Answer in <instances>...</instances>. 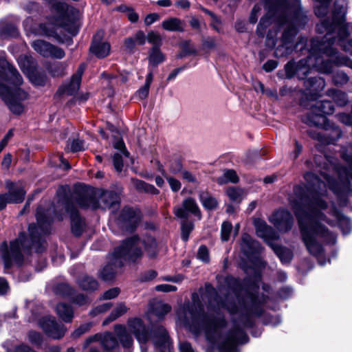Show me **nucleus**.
Returning <instances> with one entry per match:
<instances>
[{
	"label": "nucleus",
	"mask_w": 352,
	"mask_h": 352,
	"mask_svg": "<svg viewBox=\"0 0 352 352\" xmlns=\"http://www.w3.org/2000/svg\"><path fill=\"white\" fill-rule=\"evenodd\" d=\"M72 10H73V8L69 7L68 5L64 2L56 1L52 5V12L60 19H64L69 13L72 12Z\"/></svg>",
	"instance_id": "nucleus-33"
},
{
	"label": "nucleus",
	"mask_w": 352,
	"mask_h": 352,
	"mask_svg": "<svg viewBox=\"0 0 352 352\" xmlns=\"http://www.w3.org/2000/svg\"><path fill=\"white\" fill-rule=\"evenodd\" d=\"M181 223V237L183 241H187L189 239L190 233L194 229V223L188 219H182Z\"/></svg>",
	"instance_id": "nucleus-44"
},
{
	"label": "nucleus",
	"mask_w": 352,
	"mask_h": 352,
	"mask_svg": "<svg viewBox=\"0 0 352 352\" xmlns=\"http://www.w3.org/2000/svg\"><path fill=\"white\" fill-rule=\"evenodd\" d=\"M6 188L8 189V193L3 194L6 195V201L9 204L21 203L24 200L25 191L21 185L15 184L11 182H6Z\"/></svg>",
	"instance_id": "nucleus-21"
},
{
	"label": "nucleus",
	"mask_w": 352,
	"mask_h": 352,
	"mask_svg": "<svg viewBox=\"0 0 352 352\" xmlns=\"http://www.w3.org/2000/svg\"><path fill=\"white\" fill-rule=\"evenodd\" d=\"M182 25V21L175 17L164 20L162 23V26L164 30L172 32H182L184 30Z\"/></svg>",
	"instance_id": "nucleus-36"
},
{
	"label": "nucleus",
	"mask_w": 352,
	"mask_h": 352,
	"mask_svg": "<svg viewBox=\"0 0 352 352\" xmlns=\"http://www.w3.org/2000/svg\"><path fill=\"white\" fill-rule=\"evenodd\" d=\"M76 195H79V193L73 194L70 199L68 197L59 199L58 203H61V205L65 208V211L70 215L71 227L73 234L79 236L83 232L85 222L80 217L78 211L75 206V204L79 206L74 198V196Z\"/></svg>",
	"instance_id": "nucleus-11"
},
{
	"label": "nucleus",
	"mask_w": 352,
	"mask_h": 352,
	"mask_svg": "<svg viewBox=\"0 0 352 352\" xmlns=\"http://www.w3.org/2000/svg\"><path fill=\"white\" fill-rule=\"evenodd\" d=\"M191 298L186 313L191 319L190 330L199 334L203 329L206 340L212 345L217 344L219 352H238L237 345L249 340L244 329L254 325L252 316L263 314L267 296L247 292L237 306L229 301L228 295L223 299L211 284L206 283L202 300H208L207 311L197 293Z\"/></svg>",
	"instance_id": "nucleus-1"
},
{
	"label": "nucleus",
	"mask_w": 352,
	"mask_h": 352,
	"mask_svg": "<svg viewBox=\"0 0 352 352\" xmlns=\"http://www.w3.org/2000/svg\"><path fill=\"white\" fill-rule=\"evenodd\" d=\"M165 178L166 179L168 183L169 184V186L171 188V190L173 192H177L181 188V183L179 180L177 179H175L172 177H168L165 175H164Z\"/></svg>",
	"instance_id": "nucleus-60"
},
{
	"label": "nucleus",
	"mask_w": 352,
	"mask_h": 352,
	"mask_svg": "<svg viewBox=\"0 0 352 352\" xmlns=\"http://www.w3.org/2000/svg\"><path fill=\"white\" fill-rule=\"evenodd\" d=\"M32 84L36 86H44L47 81V77L44 72H39L36 68L28 72V75Z\"/></svg>",
	"instance_id": "nucleus-35"
},
{
	"label": "nucleus",
	"mask_w": 352,
	"mask_h": 352,
	"mask_svg": "<svg viewBox=\"0 0 352 352\" xmlns=\"http://www.w3.org/2000/svg\"><path fill=\"white\" fill-rule=\"evenodd\" d=\"M129 310L124 302H120L117 305L115 309L111 312L114 317L117 319L119 317L123 316Z\"/></svg>",
	"instance_id": "nucleus-55"
},
{
	"label": "nucleus",
	"mask_w": 352,
	"mask_h": 352,
	"mask_svg": "<svg viewBox=\"0 0 352 352\" xmlns=\"http://www.w3.org/2000/svg\"><path fill=\"white\" fill-rule=\"evenodd\" d=\"M133 237H137L138 239V242L137 243V247L141 250L139 245L142 243L144 246L145 250L148 254V256L150 258H154L156 256L157 254V243L155 239L151 236H146L142 240L137 236H133Z\"/></svg>",
	"instance_id": "nucleus-24"
},
{
	"label": "nucleus",
	"mask_w": 352,
	"mask_h": 352,
	"mask_svg": "<svg viewBox=\"0 0 352 352\" xmlns=\"http://www.w3.org/2000/svg\"><path fill=\"white\" fill-rule=\"evenodd\" d=\"M171 309L169 305L157 301L152 304L151 311L159 318H162Z\"/></svg>",
	"instance_id": "nucleus-37"
},
{
	"label": "nucleus",
	"mask_w": 352,
	"mask_h": 352,
	"mask_svg": "<svg viewBox=\"0 0 352 352\" xmlns=\"http://www.w3.org/2000/svg\"><path fill=\"white\" fill-rule=\"evenodd\" d=\"M101 338V344L106 350L113 349L118 345L117 338L111 333H105Z\"/></svg>",
	"instance_id": "nucleus-41"
},
{
	"label": "nucleus",
	"mask_w": 352,
	"mask_h": 352,
	"mask_svg": "<svg viewBox=\"0 0 352 352\" xmlns=\"http://www.w3.org/2000/svg\"><path fill=\"white\" fill-rule=\"evenodd\" d=\"M336 116L340 122L345 125H352V116L351 114L342 113L337 114Z\"/></svg>",
	"instance_id": "nucleus-63"
},
{
	"label": "nucleus",
	"mask_w": 352,
	"mask_h": 352,
	"mask_svg": "<svg viewBox=\"0 0 352 352\" xmlns=\"http://www.w3.org/2000/svg\"><path fill=\"white\" fill-rule=\"evenodd\" d=\"M304 123L309 126H322L326 124L327 118L314 107H311L310 112L302 118Z\"/></svg>",
	"instance_id": "nucleus-23"
},
{
	"label": "nucleus",
	"mask_w": 352,
	"mask_h": 352,
	"mask_svg": "<svg viewBox=\"0 0 352 352\" xmlns=\"http://www.w3.org/2000/svg\"><path fill=\"white\" fill-rule=\"evenodd\" d=\"M56 313L65 322H70L74 317V311L71 305L66 303H59L56 305Z\"/></svg>",
	"instance_id": "nucleus-31"
},
{
	"label": "nucleus",
	"mask_w": 352,
	"mask_h": 352,
	"mask_svg": "<svg viewBox=\"0 0 352 352\" xmlns=\"http://www.w3.org/2000/svg\"><path fill=\"white\" fill-rule=\"evenodd\" d=\"M120 289L118 287H113L109 289L102 294L100 297V300H110L116 298L120 294Z\"/></svg>",
	"instance_id": "nucleus-56"
},
{
	"label": "nucleus",
	"mask_w": 352,
	"mask_h": 352,
	"mask_svg": "<svg viewBox=\"0 0 352 352\" xmlns=\"http://www.w3.org/2000/svg\"><path fill=\"white\" fill-rule=\"evenodd\" d=\"M122 188L116 190L98 188L94 191V196L88 192L79 193L74 196L80 208H91L94 210L101 208L115 211L120 208Z\"/></svg>",
	"instance_id": "nucleus-10"
},
{
	"label": "nucleus",
	"mask_w": 352,
	"mask_h": 352,
	"mask_svg": "<svg viewBox=\"0 0 352 352\" xmlns=\"http://www.w3.org/2000/svg\"><path fill=\"white\" fill-rule=\"evenodd\" d=\"M315 44L318 45L317 43ZM312 45L313 52L306 58L300 60L298 63L290 60L285 65L287 78L290 79L296 76L298 79H304L312 68H316L323 74L332 72L331 62L329 60H324L320 55L317 54V52L321 54L318 50V45H314L313 43Z\"/></svg>",
	"instance_id": "nucleus-9"
},
{
	"label": "nucleus",
	"mask_w": 352,
	"mask_h": 352,
	"mask_svg": "<svg viewBox=\"0 0 352 352\" xmlns=\"http://www.w3.org/2000/svg\"><path fill=\"white\" fill-rule=\"evenodd\" d=\"M316 1L314 6L315 14L318 17H322L328 12L329 5L331 0H315Z\"/></svg>",
	"instance_id": "nucleus-43"
},
{
	"label": "nucleus",
	"mask_w": 352,
	"mask_h": 352,
	"mask_svg": "<svg viewBox=\"0 0 352 352\" xmlns=\"http://www.w3.org/2000/svg\"><path fill=\"white\" fill-rule=\"evenodd\" d=\"M232 230V225L228 221H224L221 225V238L223 241H227L230 239L231 232Z\"/></svg>",
	"instance_id": "nucleus-50"
},
{
	"label": "nucleus",
	"mask_w": 352,
	"mask_h": 352,
	"mask_svg": "<svg viewBox=\"0 0 352 352\" xmlns=\"http://www.w3.org/2000/svg\"><path fill=\"white\" fill-rule=\"evenodd\" d=\"M332 132L333 133V135L327 132L322 133L316 130H309L307 133L309 137L314 140H318L323 144H330L336 141L342 136V131L338 126L334 127Z\"/></svg>",
	"instance_id": "nucleus-22"
},
{
	"label": "nucleus",
	"mask_w": 352,
	"mask_h": 352,
	"mask_svg": "<svg viewBox=\"0 0 352 352\" xmlns=\"http://www.w3.org/2000/svg\"><path fill=\"white\" fill-rule=\"evenodd\" d=\"M269 221L280 232H289L294 225L292 213L285 209L275 211L269 218Z\"/></svg>",
	"instance_id": "nucleus-14"
},
{
	"label": "nucleus",
	"mask_w": 352,
	"mask_h": 352,
	"mask_svg": "<svg viewBox=\"0 0 352 352\" xmlns=\"http://www.w3.org/2000/svg\"><path fill=\"white\" fill-rule=\"evenodd\" d=\"M113 164L118 172H121L123 168V160L120 154L115 153L113 156Z\"/></svg>",
	"instance_id": "nucleus-62"
},
{
	"label": "nucleus",
	"mask_w": 352,
	"mask_h": 352,
	"mask_svg": "<svg viewBox=\"0 0 352 352\" xmlns=\"http://www.w3.org/2000/svg\"><path fill=\"white\" fill-rule=\"evenodd\" d=\"M38 324L45 334L54 339H60L67 331L64 324L58 323L54 318L50 316L42 318Z\"/></svg>",
	"instance_id": "nucleus-15"
},
{
	"label": "nucleus",
	"mask_w": 352,
	"mask_h": 352,
	"mask_svg": "<svg viewBox=\"0 0 352 352\" xmlns=\"http://www.w3.org/2000/svg\"><path fill=\"white\" fill-rule=\"evenodd\" d=\"M52 211L54 216L57 217L59 221L63 219V214L57 213L54 206L47 210H45L41 206H39L36 213L37 226L34 223L29 225V237L25 232H21L18 239L10 242V250H6L2 255L6 267H10L13 265L20 267L23 265V256L21 249L27 254H30L32 250L37 254L45 251V237L50 233V224L53 221Z\"/></svg>",
	"instance_id": "nucleus-3"
},
{
	"label": "nucleus",
	"mask_w": 352,
	"mask_h": 352,
	"mask_svg": "<svg viewBox=\"0 0 352 352\" xmlns=\"http://www.w3.org/2000/svg\"><path fill=\"white\" fill-rule=\"evenodd\" d=\"M18 63L21 69L27 75H28L29 72L32 71L35 68L34 60L28 56H21L18 60Z\"/></svg>",
	"instance_id": "nucleus-45"
},
{
	"label": "nucleus",
	"mask_w": 352,
	"mask_h": 352,
	"mask_svg": "<svg viewBox=\"0 0 352 352\" xmlns=\"http://www.w3.org/2000/svg\"><path fill=\"white\" fill-rule=\"evenodd\" d=\"M197 258L204 263H208L210 261L209 252L206 245H201L197 251Z\"/></svg>",
	"instance_id": "nucleus-57"
},
{
	"label": "nucleus",
	"mask_w": 352,
	"mask_h": 352,
	"mask_svg": "<svg viewBox=\"0 0 352 352\" xmlns=\"http://www.w3.org/2000/svg\"><path fill=\"white\" fill-rule=\"evenodd\" d=\"M31 45L37 53L45 58L51 57L62 59L65 56V53L62 48L43 40L37 39L34 41Z\"/></svg>",
	"instance_id": "nucleus-13"
},
{
	"label": "nucleus",
	"mask_w": 352,
	"mask_h": 352,
	"mask_svg": "<svg viewBox=\"0 0 352 352\" xmlns=\"http://www.w3.org/2000/svg\"><path fill=\"white\" fill-rule=\"evenodd\" d=\"M128 327L140 344L142 352H146L144 344L151 339L155 347L160 352H171L172 344L166 330L162 325H153L151 330L146 327L138 318L129 319Z\"/></svg>",
	"instance_id": "nucleus-8"
},
{
	"label": "nucleus",
	"mask_w": 352,
	"mask_h": 352,
	"mask_svg": "<svg viewBox=\"0 0 352 352\" xmlns=\"http://www.w3.org/2000/svg\"><path fill=\"white\" fill-rule=\"evenodd\" d=\"M304 87L308 91H312L318 93L325 87V81L323 78L320 76L311 77L306 79L303 82Z\"/></svg>",
	"instance_id": "nucleus-27"
},
{
	"label": "nucleus",
	"mask_w": 352,
	"mask_h": 352,
	"mask_svg": "<svg viewBox=\"0 0 352 352\" xmlns=\"http://www.w3.org/2000/svg\"><path fill=\"white\" fill-rule=\"evenodd\" d=\"M81 80L76 79L74 76H72L71 80L69 83L63 85L59 87L57 91V94H67L68 96H72L77 93L79 89Z\"/></svg>",
	"instance_id": "nucleus-29"
},
{
	"label": "nucleus",
	"mask_w": 352,
	"mask_h": 352,
	"mask_svg": "<svg viewBox=\"0 0 352 352\" xmlns=\"http://www.w3.org/2000/svg\"><path fill=\"white\" fill-rule=\"evenodd\" d=\"M226 193L230 200L236 201L240 199L241 190L234 187H230L228 188Z\"/></svg>",
	"instance_id": "nucleus-58"
},
{
	"label": "nucleus",
	"mask_w": 352,
	"mask_h": 352,
	"mask_svg": "<svg viewBox=\"0 0 352 352\" xmlns=\"http://www.w3.org/2000/svg\"><path fill=\"white\" fill-rule=\"evenodd\" d=\"M239 182V177L236 171L232 169L226 170L222 176L218 177L217 182L219 184H224L228 182L237 183Z\"/></svg>",
	"instance_id": "nucleus-42"
},
{
	"label": "nucleus",
	"mask_w": 352,
	"mask_h": 352,
	"mask_svg": "<svg viewBox=\"0 0 352 352\" xmlns=\"http://www.w3.org/2000/svg\"><path fill=\"white\" fill-rule=\"evenodd\" d=\"M112 307V303L106 302L102 305H99L94 307L91 311L90 315L93 317L96 316L100 314L105 313Z\"/></svg>",
	"instance_id": "nucleus-52"
},
{
	"label": "nucleus",
	"mask_w": 352,
	"mask_h": 352,
	"mask_svg": "<svg viewBox=\"0 0 352 352\" xmlns=\"http://www.w3.org/2000/svg\"><path fill=\"white\" fill-rule=\"evenodd\" d=\"M104 32L99 30L93 37V41L89 47V52L98 58L107 57L111 50L110 44L102 41Z\"/></svg>",
	"instance_id": "nucleus-18"
},
{
	"label": "nucleus",
	"mask_w": 352,
	"mask_h": 352,
	"mask_svg": "<svg viewBox=\"0 0 352 352\" xmlns=\"http://www.w3.org/2000/svg\"><path fill=\"white\" fill-rule=\"evenodd\" d=\"M28 339L30 342L36 346H41L43 343L42 335L35 331H30L28 333Z\"/></svg>",
	"instance_id": "nucleus-51"
},
{
	"label": "nucleus",
	"mask_w": 352,
	"mask_h": 352,
	"mask_svg": "<svg viewBox=\"0 0 352 352\" xmlns=\"http://www.w3.org/2000/svg\"><path fill=\"white\" fill-rule=\"evenodd\" d=\"M153 78V72L152 71H150L146 76L144 86L140 87L135 93V96L140 100H144L148 97Z\"/></svg>",
	"instance_id": "nucleus-38"
},
{
	"label": "nucleus",
	"mask_w": 352,
	"mask_h": 352,
	"mask_svg": "<svg viewBox=\"0 0 352 352\" xmlns=\"http://www.w3.org/2000/svg\"><path fill=\"white\" fill-rule=\"evenodd\" d=\"M347 3L346 0H336L331 19H324L316 25V31L325 35L320 41L314 38L312 42L314 45L317 43L318 50L328 57L335 58L340 55L333 45L336 36L339 37L338 44L342 50L352 55V39H345L352 31V24L345 23Z\"/></svg>",
	"instance_id": "nucleus-5"
},
{
	"label": "nucleus",
	"mask_w": 352,
	"mask_h": 352,
	"mask_svg": "<svg viewBox=\"0 0 352 352\" xmlns=\"http://www.w3.org/2000/svg\"><path fill=\"white\" fill-rule=\"evenodd\" d=\"M349 80L346 74L342 71H337L332 75V82L336 86L344 85Z\"/></svg>",
	"instance_id": "nucleus-47"
},
{
	"label": "nucleus",
	"mask_w": 352,
	"mask_h": 352,
	"mask_svg": "<svg viewBox=\"0 0 352 352\" xmlns=\"http://www.w3.org/2000/svg\"><path fill=\"white\" fill-rule=\"evenodd\" d=\"M175 215L179 219H188L189 214H192L200 220L202 217L201 210L195 201L192 197H188L183 200L180 206L174 208Z\"/></svg>",
	"instance_id": "nucleus-16"
},
{
	"label": "nucleus",
	"mask_w": 352,
	"mask_h": 352,
	"mask_svg": "<svg viewBox=\"0 0 352 352\" xmlns=\"http://www.w3.org/2000/svg\"><path fill=\"white\" fill-rule=\"evenodd\" d=\"M338 224L344 234H349L352 230V223L351 220L345 217L338 218Z\"/></svg>",
	"instance_id": "nucleus-49"
},
{
	"label": "nucleus",
	"mask_w": 352,
	"mask_h": 352,
	"mask_svg": "<svg viewBox=\"0 0 352 352\" xmlns=\"http://www.w3.org/2000/svg\"><path fill=\"white\" fill-rule=\"evenodd\" d=\"M342 157L349 164V167L335 166L339 182H336L327 174H323L325 182L322 181L316 175L308 172L305 174L304 178L309 194H305L302 186L294 188L295 195L305 208L294 201H291L292 208L297 219L301 239L309 253L314 256H320L323 252V247L318 239L327 243L333 244L336 238L327 228V226H336V222L331 218L335 216L334 213L328 210V203L322 197L324 192H326V186L338 197L349 195L352 191V155L343 153Z\"/></svg>",
	"instance_id": "nucleus-2"
},
{
	"label": "nucleus",
	"mask_w": 352,
	"mask_h": 352,
	"mask_svg": "<svg viewBox=\"0 0 352 352\" xmlns=\"http://www.w3.org/2000/svg\"><path fill=\"white\" fill-rule=\"evenodd\" d=\"M302 28L296 26L286 28L282 35L281 44L277 47L274 52L276 57H285L292 53L294 50V38L298 31Z\"/></svg>",
	"instance_id": "nucleus-12"
},
{
	"label": "nucleus",
	"mask_w": 352,
	"mask_h": 352,
	"mask_svg": "<svg viewBox=\"0 0 352 352\" xmlns=\"http://www.w3.org/2000/svg\"><path fill=\"white\" fill-rule=\"evenodd\" d=\"M116 335L124 348L130 349L133 344V340L131 336L127 332L126 327L121 324L115 326Z\"/></svg>",
	"instance_id": "nucleus-25"
},
{
	"label": "nucleus",
	"mask_w": 352,
	"mask_h": 352,
	"mask_svg": "<svg viewBox=\"0 0 352 352\" xmlns=\"http://www.w3.org/2000/svg\"><path fill=\"white\" fill-rule=\"evenodd\" d=\"M265 9L266 13L261 17L256 33L258 36L264 37L270 28L265 41L268 47H275L279 25L304 28L309 21L307 11L302 7L300 0H291L288 3L265 1Z\"/></svg>",
	"instance_id": "nucleus-4"
},
{
	"label": "nucleus",
	"mask_w": 352,
	"mask_h": 352,
	"mask_svg": "<svg viewBox=\"0 0 352 352\" xmlns=\"http://www.w3.org/2000/svg\"><path fill=\"white\" fill-rule=\"evenodd\" d=\"M138 239L131 237L124 240L107 257V265L100 272V278L105 280H112L118 270L126 262H135L142 256V251L137 247Z\"/></svg>",
	"instance_id": "nucleus-7"
},
{
	"label": "nucleus",
	"mask_w": 352,
	"mask_h": 352,
	"mask_svg": "<svg viewBox=\"0 0 352 352\" xmlns=\"http://www.w3.org/2000/svg\"><path fill=\"white\" fill-rule=\"evenodd\" d=\"M84 141L78 138L74 139L70 145V151L73 153L83 151Z\"/></svg>",
	"instance_id": "nucleus-59"
},
{
	"label": "nucleus",
	"mask_w": 352,
	"mask_h": 352,
	"mask_svg": "<svg viewBox=\"0 0 352 352\" xmlns=\"http://www.w3.org/2000/svg\"><path fill=\"white\" fill-rule=\"evenodd\" d=\"M164 60L165 56L160 51V47L157 46H153L148 56L149 63L156 66L158 64L164 62Z\"/></svg>",
	"instance_id": "nucleus-40"
},
{
	"label": "nucleus",
	"mask_w": 352,
	"mask_h": 352,
	"mask_svg": "<svg viewBox=\"0 0 352 352\" xmlns=\"http://www.w3.org/2000/svg\"><path fill=\"white\" fill-rule=\"evenodd\" d=\"M113 147L120 151L124 156L129 157V153L126 150L125 144L122 139L117 140L113 144Z\"/></svg>",
	"instance_id": "nucleus-64"
},
{
	"label": "nucleus",
	"mask_w": 352,
	"mask_h": 352,
	"mask_svg": "<svg viewBox=\"0 0 352 352\" xmlns=\"http://www.w3.org/2000/svg\"><path fill=\"white\" fill-rule=\"evenodd\" d=\"M199 200L204 208L208 210H216L218 207V201L208 191H201L199 193Z\"/></svg>",
	"instance_id": "nucleus-30"
},
{
	"label": "nucleus",
	"mask_w": 352,
	"mask_h": 352,
	"mask_svg": "<svg viewBox=\"0 0 352 352\" xmlns=\"http://www.w3.org/2000/svg\"><path fill=\"white\" fill-rule=\"evenodd\" d=\"M92 323L89 322L86 324H83L80 325L78 329H76L72 334V337L73 338H78L82 334L88 332L90 329L92 327Z\"/></svg>",
	"instance_id": "nucleus-53"
},
{
	"label": "nucleus",
	"mask_w": 352,
	"mask_h": 352,
	"mask_svg": "<svg viewBox=\"0 0 352 352\" xmlns=\"http://www.w3.org/2000/svg\"><path fill=\"white\" fill-rule=\"evenodd\" d=\"M0 73L14 86L10 89L0 83V96L13 113L21 114L24 109L21 102L28 96L26 91L19 87L23 83V78L17 69L3 57H0Z\"/></svg>",
	"instance_id": "nucleus-6"
},
{
	"label": "nucleus",
	"mask_w": 352,
	"mask_h": 352,
	"mask_svg": "<svg viewBox=\"0 0 352 352\" xmlns=\"http://www.w3.org/2000/svg\"><path fill=\"white\" fill-rule=\"evenodd\" d=\"M269 246L273 250L282 263H288L292 261L293 252L289 248L274 243H269Z\"/></svg>",
	"instance_id": "nucleus-26"
},
{
	"label": "nucleus",
	"mask_w": 352,
	"mask_h": 352,
	"mask_svg": "<svg viewBox=\"0 0 352 352\" xmlns=\"http://www.w3.org/2000/svg\"><path fill=\"white\" fill-rule=\"evenodd\" d=\"M329 60L331 62L332 65L335 64L338 66L345 65L352 69V60L344 56L338 55L335 58H331V60Z\"/></svg>",
	"instance_id": "nucleus-48"
},
{
	"label": "nucleus",
	"mask_w": 352,
	"mask_h": 352,
	"mask_svg": "<svg viewBox=\"0 0 352 352\" xmlns=\"http://www.w3.org/2000/svg\"><path fill=\"white\" fill-rule=\"evenodd\" d=\"M67 67L65 62L56 63L48 67V72L53 77H61L66 74Z\"/></svg>",
	"instance_id": "nucleus-39"
},
{
	"label": "nucleus",
	"mask_w": 352,
	"mask_h": 352,
	"mask_svg": "<svg viewBox=\"0 0 352 352\" xmlns=\"http://www.w3.org/2000/svg\"><path fill=\"white\" fill-rule=\"evenodd\" d=\"M183 166L180 161L179 160H174L172 161L170 164L169 166V171L174 174H178L179 173H182Z\"/></svg>",
	"instance_id": "nucleus-61"
},
{
	"label": "nucleus",
	"mask_w": 352,
	"mask_h": 352,
	"mask_svg": "<svg viewBox=\"0 0 352 352\" xmlns=\"http://www.w3.org/2000/svg\"><path fill=\"white\" fill-rule=\"evenodd\" d=\"M254 225L257 236L263 239L268 245L269 243H272L270 241L277 240L279 238L277 232L272 226H268L263 220L256 219L254 221Z\"/></svg>",
	"instance_id": "nucleus-19"
},
{
	"label": "nucleus",
	"mask_w": 352,
	"mask_h": 352,
	"mask_svg": "<svg viewBox=\"0 0 352 352\" xmlns=\"http://www.w3.org/2000/svg\"><path fill=\"white\" fill-rule=\"evenodd\" d=\"M241 250L248 258L255 256L261 250L260 243L252 239L248 234H243L241 237Z\"/></svg>",
	"instance_id": "nucleus-20"
},
{
	"label": "nucleus",
	"mask_w": 352,
	"mask_h": 352,
	"mask_svg": "<svg viewBox=\"0 0 352 352\" xmlns=\"http://www.w3.org/2000/svg\"><path fill=\"white\" fill-rule=\"evenodd\" d=\"M147 40L148 43L153 45V46H157L158 47L162 45V38L160 35L155 32H150L147 34Z\"/></svg>",
	"instance_id": "nucleus-54"
},
{
	"label": "nucleus",
	"mask_w": 352,
	"mask_h": 352,
	"mask_svg": "<svg viewBox=\"0 0 352 352\" xmlns=\"http://www.w3.org/2000/svg\"><path fill=\"white\" fill-rule=\"evenodd\" d=\"M141 219L140 212L129 207H124L118 218V223L126 231H133Z\"/></svg>",
	"instance_id": "nucleus-17"
},
{
	"label": "nucleus",
	"mask_w": 352,
	"mask_h": 352,
	"mask_svg": "<svg viewBox=\"0 0 352 352\" xmlns=\"http://www.w3.org/2000/svg\"><path fill=\"white\" fill-rule=\"evenodd\" d=\"M54 291L56 294L63 296H70L74 294V289L67 283H62L57 284Z\"/></svg>",
	"instance_id": "nucleus-46"
},
{
	"label": "nucleus",
	"mask_w": 352,
	"mask_h": 352,
	"mask_svg": "<svg viewBox=\"0 0 352 352\" xmlns=\"http://www.w3.org/2000/svg\"><path fill=\"white\" fill-rule=\"evenodd\" d=\"M77 283L82 289L88 292L95 291L99 286L98 281L87 274L81 275L78 278Z\"/></svg>",
	"instance_id": "nucleus-28"
},
{
	"label": "nucleus",
	"mask_w": 352,
	"mask_h": 352,
	"mask_svg": "<svg viewBox=\"0 0 352 352\" xmlns=\"http://www.w3.org/2000/svg\"><path fill=\"white\" fill-rule=\"evenodd\" d=\"M311 107H314L322 115H331L334 111V105L332 102L329 100H320L315 101L311 104Z\"/></svg>",
	"instance_id": "nucleus-32"
},
{
	"label": "nucleus",
	"mask_w": 352,
	"mask_h": 352,
	"mask_svg": "<svg viewBox=\"0 0 352 352\" xmlns=\"http://www.w3.org/2000/svg\"><path fill=\"white\" fill-rule=\"evenodd\" d=\"M327 95L331 98L340 107H344L348 103V97L346 93L336 89H330L327 91Z\"/></svg>",
	"instance_id": "nucleus-34"
}]
</instances>
